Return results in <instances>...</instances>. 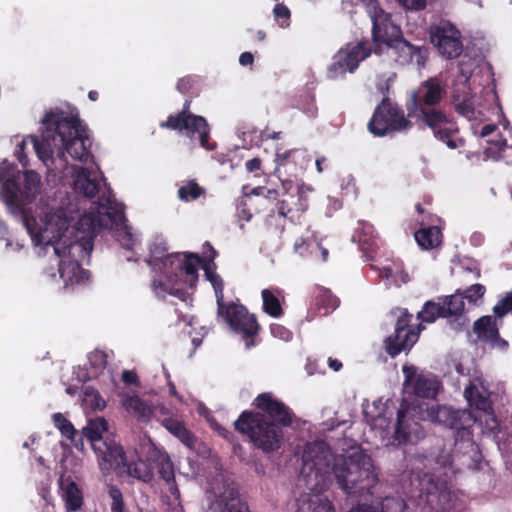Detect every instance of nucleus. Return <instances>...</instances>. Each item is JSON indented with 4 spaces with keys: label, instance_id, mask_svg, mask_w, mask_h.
I'll return each instance as SVG.
<instances>
[{
    "label": "nucleus",
    "instance_id": "obj_4",
    "mask_svg": "<svg viewBox=\"0 0 512 512\" xmlns=\"http://www.w3.org/2000/svg\"><path fill=\"white\" fill-rule=\"evenodd\" d=\"M332 470L340 488L350 496L372 494L378 481L371 457L363 452L336 458Z\"/></svg>",
    "mask_w": 512,
    "mask_h": 512
},
{
    "label": "nucleus",
    "instance_id": "obj_21",
    "mask_svg": "<svg viewBox=\"0 0 512 512\" xmlns=\"http://www.w3.org/2000/svg\"><path fill=\"white\" fill-rule=\"evenodd\" d=\"M387 47L393 50L395 61L399 65L405 66L415 63L419 68L425 66L428 57L427 48L411 44L403 37V34Z\"/></svg>",
    "mask_w": 512,
    "mask_h": 512
},
{
    "label": "nucleus",
    "instance_id": "obj_40",
    "mask_svg": "<svg viewBox=\"0 0 512 512\" xmlns=\"http://www.w3.org/2000/svg\"><path fill=\"white\" fill-rule=\"evenodd\" d=\"M441 304L445 317L461 315L465 308L464 296L458 290L455 294L446 296Z\"/></svg>",
    "mask_w": 512,
    "mask_h": 512
},
{
    "label": "nucleus",
    "instance_id": "obj_53",
    "mask_svg": "<svg viewBox=\"0 0 512 512\" xmlns=\"http://www.w3.org/2000/svg\"><path fill=\"white\" fill-rule=\"evenodd\" d=\"M85 401L90 403V406L94 410H102L106 407V402L100 395V393L93 388H86L85 390Z\"/></svg>",
    "mask_w": 512,
    "mask_h": 512
},
{
    "label": "nucleus",
    "instance_id": "obj_19",
    "mask_svg": "<svg viewBox=\"0 0 512 512\" xmlns=\"http://www.w3.org/2000/svg\"><path fill=\"white\" fill-rule=\"evenodd\" d=\"M404 386L408 393L419 398L435 399L441 383L431 374L418 373L414 366H403Z\"/></svg>",
    "mask_w": 512,
    "mask_h": 512
},
{
    "label": "nucleus",
    "instance_id": "obj_20",
    "mask_svg": "<svg viewBox=\"0 0 512 512\" xmlns=\"http://www.w3.org/2000/svg\"><path fill=\"white\" fill-rule=\"evenodd\" d=\"M368 15L372 22L371 34L375 45L388 46L403 34L400 26L393 22L391 14L381 6Z\"/></svg>",
    "mask_w": 512,
    "mask_h": 512
},
{
    "label": "nucleus",
    "instance_id": "obj_6",
    "mask_svg": "<svg viewBox=\"0 0 512 512\" xmlns=\"http://www.w3.org/2000/svg\"><path fill=\"white\" fill-rule=\"evenodd\" d=\"M283 428L275 422H269L264 414L252 410H244L234 422V429L264 453H273L281 448Z\"/></svg>",
    "mask_w": 512,
    "mask_h": 512
},
{
    "label": "nucleus",
    "instance_id": "obj_18",
    "mask_svg": "<svg viewBox=\"0 0 512 512\" xmlns=\"http://www.w3.org/2000/svg\"><path fill=\"white\" fill-rule=\"evenodd\" d=\"M252 405L265 415L269 422H275L283 427H290L295 414L284 402L276 398L271 392H263L256 396Z\"/></svg>",
    "mask_w": 512,
    "mask_h": 512
},
{
    "label": "nucleus",
    "instance_id": "obj_59",
    "mask_svg": "<svg viewBox=\"0 0 512 512\" xmlns=\"http://www.w3.org/2000/svg\"><path fill=\"white\" fill-rule=\"evenodd\" d=\"M343 3L349 4L351 6L363 5L366 9L367 14L372 10H375L380 7L378 0H346Z\"/></svg>",
    "mask_w": 512,
    "mask_h": 512
},
{
    "label": "nucleus",
    "instance_id": "obj_46",
    "mask_svg": "<svg viewBox=\"0 0 512 512\" xmlns=\"http://www.w3.org/2000/svg\"><path fill=\"white\" fill-rule=\"evenodd\" d=\"M202 268L206 272L207 279L211 282L213 289L215 291L217 309L222 308L226 303L224 302V283L222 278L215 273H212L208 270L207 265H202Z\"/></svg>",
    "mask_w": 512,
    "mask_h": 512
},
{
    "label": "nucleus",
    "instance_id": "obj_29",
    "mask_svg": "<svg viewBox=\"0 0 512 512\" xmlns=\"http://www.w3.org/2000/svg\"><path fill=\"white\" fill-rule=\"evenodd\" d=\"M296 512H335L333 504L320 494H303L297 499Z\"/></svg>",
    "mask_w": 512,
    "mask_h": 512
},
{
    "label": "nucleus",
    "instance_id": "obj_14",
    "mask_svg": "<svg viewBox=\"0 0 512 512\" xmlns=\"http://www.w3.org/2000/svg\"><path fill=\"white\" fill-rule=\"evenodd\" d=\"M372 53L368 40L356 44L348 43L342 47L333 57V62L328 68V76L331 79L343 77L347 72L353 73L359 64Z\"/></svg>",
    "mask_w": 512,
    "mask_h": 512
},
{
    "label": "nucleus",
    "instance_id": "obj_43",
    "mask_svg": "<svg viewBox=\"0 0 512 512\" xmlns=\"http://www.w3.org/2000/svg\"><path fill=\"white\" fill-rule=\"evenodd\" d=\"M150 259L147 263L156 269L160 266V262L169 254L168 246L164 240H155L149 248Z\"/></svg>",
    "mask_w": 512,
    "mask_h": 512
},
{
    "label": "nucleus",
    "instance_id": "obj_56",
    "mask_svg": "<svg viewBox=\"0 0 512 512\" xmlns=\"http://www.w3.org/2000/svg\"><path fill=\"white\" fill-rule=\"evenodd\" d=\"M315 240H305L303 238L296 239L294 243V250L300 256H311V245Z\"/></svg>",
    "mask_w": 512,
    "mask_h": 512
},
{
    "label": "nucleus",
    "instance_id": "obj_64",
    "mask_svg": "<svg viewBox=\"0 0 512 512\" xmlns=\"http://www.w3.org/2000/svg\"><path fill=\"white\" fill-rule=\"evenodd\" d=\"M271 333L273 334V336L280 337L281 339L284 340H288L291 336V332L280 324H272Z\"/></svg>",
    "mask_w": 512,
    "mask_h": 512
},
{
    "label": "nucleus",
    "instance_id": "obj_63",
    "mask_svg": "<svg viewBox=\"0 0 512 512\" xmlns=\"http://www.w3.org/2000/svg\"><path fill=\"white\" fill-rule=\"evenodd\" d=\"M122 381L126 384V385H134V386H138L140 384V381H139V378H138V375L135 371L133 370H124L122 372Z\"/></svg>",
    "mask_w": 512,
    "mask_h": 512
},
{
    "label": "nucleus",
    "instance_id": "obj_15",
    "mask_svg": "<svg viewBox=\"0 0 512 512\" xmlns=\"http://www.w3.org/2000/svg\"><path fill=\"white\" fill-rule=\"evenodd\" d=\"M412 317V314L407 310L402 312L397 318L394 334L387 337L384 341L386 352L392 358L403 351H409L419 338L423 326L422 324H418L415 327L412 326Z\"/></svg>",
    "mask_w": 512,
    "mask_h": 512
},
{
    "label": "nucleus",
    "instance_id": "obj_60",
    "mask_svg": "<svg viewBox=\"0 0 512 512\" xmlns=\"http://www.w3.org/2000/svg\"><path fill=\"white\" fill-rule=\"evenodd\" d=\"M402 7L407 10L420 11L425 9L426 0H396Z\"/></svg>",
    "mask_w": 512,
    "mask_h": 512
},
{
    "label": "nucleus",
    "instance_id": "obj_31",
    "mask_svg": "<svg viewBox=\"0 0 512 512\" xmlns=\"http://www.w3.org/2000/svg\"><path fill=\"white\" fill-rule=\"evenodd\" d=\"M473 332L482 342H489L499 332L498 320L490 315L478 318L473 324Z\"/></svg>",
    "mask_w": 512,
    "mask_h": 512
},
{
    "label": "nucleus",
    "instance_id": "obj_44",
    "mask_svg": "<svg viewBox=\"0 0 512 512\" xmlns=\"http://www.w3.org/2000/svg\"><path fill=\"white\" fill-rule=\"evenodd\" d=\"M316 305L323 308L325 310L324 314H327L330 310H335L339 306V299L330 290L319 288Z\"/></svg>",
    "mask_w": 512,
    "mask_h": 512
},
{
    "label": "nucleus",
    "instance_id": "obj_11",
    "mask_svg": "<svg viewBox=\"0 0 512 512\" xmlns=\"http://www.w3.org/2000/svg\"><path fill=\"white\" fill-rule=\"evenodd\" d=\"M418 482V498L425 504L427 512H447L450 508L452 493L448 482L434 474H412L411 483Z\"/></svg>",
    "mask_w": 512,
    "mask_h": 512
},
{
    "label": "nucleus",
    "instance_id": "obj_33",
    "mask_svg": "<svg viewBox=\"0 0 512 512\" xmlns=\"http://www.w3.org/2000/svg\"><path fill=\"white\" fill-rule=\"evenodd\" d=\"M414 237L417 244L425 250L437 248L442 242V232L437 226L419 229Z\"/></svg>",
    "mask_w": 512,
    "mask_h": 512
},
{
    "label": "nucleus",
    "instance_id": "obj_24",
    "mask_svg": "<svg viewBox=\"0 0 512 512\" xmlns=\"http://www.w3.org/2000/svg\"><path fill=\"white\" fill-rule=\"evenodd\" d=\"M208 512H250V510L238 489L229 487L210 505Z\"/></svg>",
    "mask_w": 512,
    "mask_h": 512
},
{
    "label": "nucleus",
    "instance_id": "obj_9",
    "mask_svg": "<svg viewBox=\"0 0 512 512\" xmlns=\"http://www.w3.org/2000/svg\"><path fill=\"white\" fill-rule=\"evenodd\" d=\"M191 103V99H186L181 111L170 114L165 121L160 122L159 126L172 131H185L191 139L197 134L200 146L208 151H213L217 145L215 142H210L209 124L203 116L191 112Z\"/></svg>",
    "mask_w": 512,
    "mask_h": 512
},
{
    "label": "nucleus",
    "instance_id": "obj_27",
    "mask_svg": "<svg viewBox=\"0 0 512 512\" xmlns=\"http://www.w3.org/2000/svg\"><path fill=\"white\" fill-rule=\"evenodd\" d=\"M74 172V190L86 198H94L99 192V182L91 177L90 171L85 167H76Z\"/></svg>",
    "mask_w": 512,
    "mask_h": 512
},
{
    "label": "nucleus",
    "instance_id": "obj_23",
    "mask_svg": "<svg viewBox=\"0 0 512 512\" xmlns=\"http://www.w3.org/2000/svg\"><path fill=\"white\" fill-rule=\"evenodd\" d=\"M43 125L45 126V131L42 133V139L34 140V148L40 160L46 162L47 160L52 159L54 154V149H57L59 155H64L61 150V146L59 145V138L55 132V128L51 123L46 121V115L44 116Z\"/></svg>",
    "mask_w": 512,
    "mask_h": 512
},
{
    "label": "nucleus",
    "instance_id": "obj_49",
    "mask_svg": "<svg viewBox=\"0 0 512 512\" xmlns=\"http://www.w3.org/2000/svg\"><path fill=\"white\" fill-rule=\"evenodd\" d=\"M107 493L111 499V512H124L125 511V503L122 491L115 485L107 486Z\"/></svg>",
    "mask_w": 512,
    "mask_h": 512
},
{
    "label": "nucleus",
    "instance_id": "obj_39",
    "mask_svg": "<svg viewBox=\"0 0 512 512\" xmlns=\"http://www.w3.org/2000/svg\"><path fill=\"white\" fill-rule=\"evenodd\" d=\"M440 317L446 318L444 307L440 302L434 301H427L422 310L417 314V318L426 323H433Z\"/></svg>",
    "mask_w": 512,
    "mask_h": 512
},
{
    "label": "nucleus",
    "instance_id": "obj_32",
    "mask_svg": "<svg viewBox=\"0 0 512 512\" xmlns=\"http://www.w3.org/2000/svg\"><path fill=\"white\" fill-rule=\"evenodd\" d=\"M163 426L176 438H178L188 448H193L196 443V437L189 431L184 422L176 418H165Z\"/></svg>",
    "mask_w": 512,
    "mask_h": 512
},
{
    "label": "nucleus",
    "instance_id": "obj_38",
    "mask_svg": "<svg viewBox=\"0 0 512 512\" xmlns=\"http://www.w3.org/2000/svg\"><path fill=\"white\" fill-rule=\"evenodd\" d=\"M355 237L363 249H372L376 245L377 235L373 225L367 222H360L356 229Z\"/></svg>",
    "mask_w": 512,
    "mask_h": 512
},
{
    "label": "nucleus",
    "instance_id": "obj_45",
    "mask_svg": "<svg viewBox=\"0 0 512 512\" xmlns=\"http://www.w3.org/2000/svg\"><path fill=\"white\" fill-rule=\"evenodd\" d=\"M182 253H170L161 262L157 268L163 270V274L170 278L171 276H178V262L181 261Z\"/></svg>",
    "mask_w": 512,
    "mask_h": 512
},
{
    "label": "nucleus",
    "instance_id": "obj_2",
    "mask_svg": "<svg viewBox=\"0 0 512 512\" xmlns=\"http://www.w3.org/2000/svg\"><path fill=\"white\" fill-rule=\"evenodd\" d=\"M445 95L446 90L438 78L430 77L422 81L406 100L408 118L419 127L429 128L434 137L448 148H461L465 145V140L459 137L456 121L439 107Z\"/></svg>",
    "mask_w": 512,
    "mask_h": 512
},
{
    "label": "nucleus",
    "instance_id": "obj_3",
    "mask_svg": "<svg viewBox=\"0 0 512 512\" xmlns=\"http://www.w3.org/2000/svg\"><path fill=\"white\" fill-rule=\"evenodd\" d=\"M125 221L123 209L111 197L102 196L95 203L94 211L83 214L75 223L76 239L67 243L65 239L60 238L54 245V252L56 255H61V252L65 253L67 248L69 254L79 251L83 257H89L98 231L101 228L120 230L124 227L127 229Z\"/></svg>",
    "mask_w": 512,
    "mask_h": 512
},
{
    "label": "nucleus",
    "instance_id": "obj_52",
    "mask_svg": "<svg viewBox=\"0 0 512 512\" xmlns=\"http://www.w3.org/2000/svg\"><path fill=\"white\" fill-rule=\"evenodd\" d=\"M456 111L461 116L467 118L468 120L477 119V111L474 107V103L471 99L465 98L460 103L456 105Z\"/></svg>",
    "mask_w": 512,
    "mask_h": 512
},
{
    "label": "nucleus",
    "instance_id": "obj_22",
    "mask_svg": "<svg viewBox=\"0 0 512 512\" xmlns=\"http://www.w3.org/2000/svg\"><path fill=\"white\" fill-rule=\"evenodd\" d=\"M57 256L60 258L58 272L66 285L80 283L88 279L89 272L81 266V262L86 258L82 256V253L74 251L69 254L66 248L65 253L61 252V255Z\"/></svg>",
    "mask_w": 512,
    "mask_h": 512
},
{
    "label": "nucleus",
    "instance_id": "obj_36",
    "mask_svg": "<svg viewBox=\"0 0 512 512\" xmlns=\"http://www.w3.org/2000/svg\"><path fill=\"white\" fill-rule=\"evenodd\" d=\"M183 258L181 257V261L178 262V270L179 273H185L188 276L192 277L193 281H196L198 278V265L203 261L196 253L186 252L183 253Z\"/></svg>",
    "mask_w": 512,
    "mask_h": 512
},
{
    "label": "nucleus",
    "instance_id": "obj_37",
    "mask_svg": "<svg viewBox=\"0 0 512 512\" xmlns=\"http://www.w3.org/2000/svg\"><path fill=\"white\" fill-rule=\"evenodd\" d=\"M205 194L206 190L201 187L195 179L187 181L184 185L180 186L177 191L178 198L184 202L197 200Z\"/></svg>",
    "mask_w": 512,
    "mask_h": 512
},
{
    "label": "nucleus",
    "instance_id": "obj_57",
    "mask_svg": "<svg viewBox=\"0 0 512 512\" xmlns=\"http://www.w3.org/2000/svg\"><path fill=\"white\" fill-rule=\"evenodd\" d=\"M152 289L157 295H160L161 293H166V292H168L171 295H175L177 297H182L184 295V292L181 290H178V289L174 290V291H169L164 282H162L161 280H156V279H154L152 281Z\"/></svg>",
    "mask_w": 512,
    "mask_h": 512
},
{
    "label": "nucleus",
    "instance_id": "obj_62",
    "mask_svg": "<svg viewBox=\"0 0 512 512\" xmlns=\"http://www.w3.org/2000/svg\"><path fill=\"white\" fill-rule=\"evenodd\" d=\"M492 349L499 350L501 352H506L509 348V343L507 340L500 336V333H497L496 337H493L489 342H487Z\"/></svg>",
    "mask_w": 512,
    "mask_h": 512
},
{
    "label": "nucleus",
    "instance_id": "obj_10",
    "mask_svg": "<svg viewBox=\"0 0 512 512\" xmlns=\"http://www.w3.org/2000/svg\"><path fill=\"white\" fill-rule=\"evenodd\" d=\"M412 127L413 120L408 118V115L405 116L403 109L388 97L383 98L377 105L367 125L369 132L377 137L409 130Z\"/></svg>",
    "mask_w": 512,
    "mask_h": 512
},
{
    "label": "nucleus",
    "instance_id": "obj_30",
    "mask_svg": "<svg viewBox=\"0 0 512 512\" xmlns=\"http://www.w3.org/2000/svg\"><path fill=\"white\" fill-rule=\"evenodd\" d=\"M277 213L286 217L292 222L298 220L305 211L301 199L298 195L284 194L276 204Z\"/></svg>",
    "mask_w": 512,
    "mask_h": 512
},
{
    "label": "nucleus",
    "instance_id": "obj_48",
    "mask_svg": "<svg viewBox=\"0 0 512 512\" xmlns=\"http://www.w3.org/2000/svg\"><path fill=\"white\" fill-rule=\"evenodd\" d=\"M465 396L469 402H474L476 408L479 410L486 411L490 407L488 399L480 395L477 388L473 384H470L468 387H466Z\"/></svg>",
    "mask_w": 512,
    "mask_h": 512
},
{
    "label": "nucleus",
    "instance_id": "obj_58",
    "mask_svg": "<svg viewBox=\"0 0 512 512\" xmlns=\"http://www.w3.org/2000/svg\"><path fill=\"white\" fill-rule=\"evenodd\" d=\"M311 256L320 259L322 262L327 261L329 256V251L327 248L323 247L321 243L315 240L311 245Z\"/></svg>",
    "mask_w": 512,
    "mask_h": 512
},
{
    "label": "nucleus",
    "instance_id": "obj_1",
    "mask_svg": "<svg viewBox=\"0 0 512 512\" xmlns=\"http://www.w3.org/2000/svg\"><path fill=\"white\" fill-rule=\"evenodd\" d=\"M421 421L439 423L454 431L455 449L445 460L438 458V463L448 468L452 473L461 469L456 465L458 453L463 451L475 452L476 445L473 440V426L476 417L469 410H454L437 403L416 399L412 402L403 400L397 412V421L394 431V440L398 444L414 442L424 437Z\"/></svg>",
    "mask_w": 512,
    "mask_h": 512
},
{
    "label": "nucleus",
    "instance_id": "obj_34",
    "mask_svg": "<svg viewBox=\"0 0 512 512\" xmlns=\"http://www.w3.org/2000/svg\"><path fill=\"white\" fill-rule=\"evenodd\" d=\"M263 311L273 317L279 318L284 314L281 302L275 292L271 289H263L261 292Z\"/></svg>",
    "mask_w": 512,
    "mask_h": 512
},
{
    "label": "nucleus",
    "instance_id": "obj_7",
    "mask_svg": "<svg viewBox=\"0 0 512 512\" xmlns=\"http://www.w3.org/2000/svg\"><path fill=\"white\" fill-rule=\"evenodd\" d=\"M301 476L310 490H322L330 473L332 453L322 440L307 443L302 456Z\"/></svg>",
    "mask_w": 512,
    "mask_h": 512
},
{
    "label": "nucleus",
    "instance_id": "obj_8",
    "mask_svg": "<svg viewBox=\"0 0 512 512\" xmlns=\"http://www.w3.org/2000/svg\"><path fill=\"white\" fill-rule=\"evenodd\" d=\"M107 430V422L103 418L90 420L83 429V435L94 450L101 471L106 474L124 460V450L114 440L103 439L102 433Z\"/></svg>",
    "mask_w": 512,
    "mask_h": 512
},
{
    "label": "nucleus",
    "instance_id": "obj_12",
    "mask_svg": "<svg viewBox=\"0 0 512 512\" xmlns=\"http://www.w3.org/2000/svg\"><path fill=\"white\" fill-rule=\"evenodd\" d=\"M40 186L37 173L27 171L24 174L23 185L20 184V176H12L6 179L2 185V195L9 210L19 215L23 213V206L35 200Z\"/></svg>",
    "mask_w": 512,
    "mask_h": 512
},
{
    "label": "nucleus",
    "instance_id": "obj_41",
    "mask_svg": "<svg viewBox=\"0 0 512 512\" xmlns=\"http://www.w3.org/2000/svg\"><path fill=\"white\" fill-rule=\"evenodd\" d=\"M155 462L161 479H163L166 484H174V465L169 455L167 453H159Z\"/></svg>",
    "mask_w": 512,
    "mask_h": 512
},
{
    "label": "nucleus",
    "instance_id": "obj_35",
    "mask_svg": "<svg viewBox=\"0 0 512 512\" xmlns=\"http://www.w3.org/2000/svg\"><path fill=\"white\" fill-rule=\"evenodd\" d=\"M487 144L489 146L485 148L483 152L484 156L494 161L501 160L503 158V153L508 146L507 139L504 135L498 131L493 139L487 140Z\"/></svg>",
    "mask_w": 512,
    "mask_h": 512
},
{
    "label": "nucleus",
    "instance_id": "obj_51",
    "mask_svg": "<svg viewBox=\"0 0 512 512\" xmlns=\"http://www.w3.org/2000/svg\"><path fill=\"white\" fill-rule=\"evenodd\" d=\"M512 311V290L508 292L504 298H502L494 307L493 313L494 317L502 318L507 313Z\"/></svg>",
    "mask_w": 512,
    "mask_h": 512
},
{
    "label": "nucleus",
    "instance_id": "obj_26",
    "mask_svg": "<svg viewBox=\"0 0 512 512\" xmlns=\"http://www.w3.org/2000/svg\"><path fill=\"white\" fill-rule=\"evenodd\" d=\"M111 470L120 473L126 472L128 476L143 483H150L154 478L152 468L146 461L138 458L137 460L128 462L125 454L123 462L117 467H113Z\"/></svg>",
    "mask_w": 512,
    "mask_h": 512
},
{
    "label": "nucleus",
    "instance_id": "obj_42",
    "mask_svg": "<svg viewBox=\"0 0 512 512\" xmlns=\"http://www.w3.org/2000/svg\"><path fill=\"white\" fill-rule=\"evenodd\" d=\"M53 422L55 427L60 430L62 436L69 439L77 447L76 437L78 436V432L73 424L61 413H55L53 415Z\"/></svg>",
    "mask_w": 512,
    "mask_h": 512
},
{
    "label": "nucleus",
    "instance_id": "obj_47",
    "mask_svg": "<svg viewBox=\"0 0 512 512\" xmlns=\"http://www.w3.org/2000/svg\"><path fill=\"white\" fill-rule=\"evenodd\" d=\"M88 361L95 374H102L108 364V354L100 349H95L88 354Z\"/></svg>",
    "mask_w": 512,
    "mask_h": 512
},
{
    "label": "nucleus",
    "instance_id": "obj_13",
    "mask_svg": "<svg viewBox=\"0 0 512 512\" xmlns=\"http://www.w3.org/2000/svg\"><path fill=\"white\" fill-rule=\"evenodd\" d=\"M217 312L235 333L241 335L247 348L255 345L254 338L259 333L260 325L256 316L250 314L244 305L230 302L217 309Z\"/></svg>",
    "mask_w": 512,
    "mask_h": 512
},
{
    "label": "nucleus",
    "instance_id": "obj_28",
    "mask_svg": "<svg viewBox=\"0 0 512 512\" xmlns=\"http://www.w3.org/2000/svg\"><path fill=\"white\" fill-rule=\"evenodd\" d=\"M122 406L128 414L132 415L139 422L147 423L153 415V408L150 403L138 395H126L122 399Z\"/></svg>",
    "mask_w": 512,
    "mask_h": 512
},
{
    "label": "nucleus",
    "instance_id": "obj_5",
    "mask_svg": "<svg viewBox=\"0 0 512 512\" xmlns=\"http://www.w3.org/2000/svg\"><path fill=\"white\" fill-rule=\"evenodd\" d=\"M46 121L54 126L63 152L66 151L74 160L85 163L93 157L87 128L82 124L78 114L69 115L64 111L49 112L46 114Z\"/></svg>",
    "mask_w": 512,
    "mask_h": 512
},
{
    "label": "nucleus",
    "instance_id": "obj_25",
    "mask_svg": "<svg viewBox=\"0 0 512 512\" xmlns=\"http://www.w3.org/2000/svg\"><path fill=\"white\" fill-rule=\"evenodd\" d=\"M61 497L68 512H75L83 505V492L71 476H61L59 479Z\"/></svg>",
    "mask_w": 512,
    "mask_h": 512
},
{
    "label": "nucleus",
    "instance_id": "obj_55",
    "mask_svg": "<svg viewBox=\"0 0 512 512\" xmlns=\"http://www.w3.org/2000/svg\"><path fill=\"white\" fill-rule=\"evenodd\" d=\"M254 199L250 196L243 197L237 206L238 215L244 219L245 221H250L253 213H252V206L255 205Z\"/></svg>",
    "mask_w": 512,
    "mask_h": 512
},
{
    "label": "nucleus",
    "instance_id": "obj_17",
    "mask_svg": "<svg viewBox=\"0 0 512 512\" xmlns=\"http://www.w3.org/2000/svg\"><path fill=\"white\" fill-rule=\"evenodd\" d=\"M430 40L437 48L439 54L446 59H456L463 52L461 33L450 22L432 27L430 31Z\"/></svg>",
    "mask_w": 512,
    "mask_h": 512
},
{
    "label": "nucleus",
    "instance_id": "obj_61",
    "mask_svg": "<svg viewBox=\"0 0 512 512\" xmlns=\"http://www.w3.org/2000/svg\"><path fill=\"white\" fill-rule=\"evenodd\" d=\"M195 83V80L193 77L191 76H185V77H182L180 78L178 81H177V84H176V89L182 93V94H187L190 92V90L192 89L193 85Z\"/></svg>",
    "mask_w": 512,
    "mask_h": 512
},
{
    "label": "nucleus",
    "instance_id": "obj_16",
    "mask_svg": "<svg viewBox=\"0 0 512 512\" xmlns=\"http://www.w3.org/2000/svg\"><path fill=\"white\" fill-rule=\"evenodd\" d=\"M311 160L306 149L295 148L283 153L277 152L275 174L283 184L292 183L304 174Z\"/></svg>",
    "mask_w": 512,
    "mask_h": 512
},
{
    "label": "nucleus",
    "instance_id": "obj_54",
    "mask_svg": "<svg viewBox=\"0 0 512 512\" xmlns=\"http://www.w3.org/2000/svg\"><path fill=\"white\" fill-rule=\"evenodd\" d=\"M486 292V288L484 285L476 283L468 288H466L462 294L464 299H467L470 303H476L479 299H481Z\"/></svg>",
    "mask_w": 512,
    "mask_h": 512
},
{
    "label": "nucleus",
    "instance_id": "obj_50",
    "mask_svg": "<svg viewBox=\"0 0 512 512\" xmlns=\"http://www.w3.org/2000/svg\"><path fill=\"white\" fill-rule=\"evenodd\" d=\"M273 15L281 28H286L290 25L291 11L284 3H276L273 8Z\"/></svg>",
    "mask_w": 512,
    "mask_h": 512
}]
</instances>
